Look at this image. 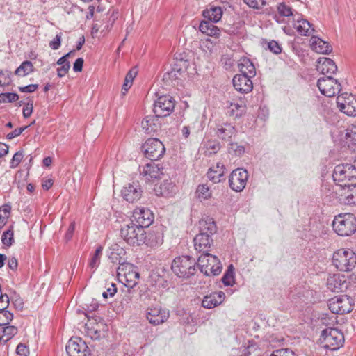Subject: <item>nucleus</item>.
Listing matches in <instances>:
<instances>
[{
	"mask_svg": "<svg viewBox=\"0 0 356 356\" xmlns=\"http://www.w3.org/2000/svg\"><path fill=\"white\" fill-rule=\"evenodd\" d=\"M198 227L199 234L193 239L195 249L198 252L208 254L213 245L212 236L217 231L216 222L207 216L199 221Z\"/></svg>",
	"mask_w": 356,
	"mask_h": 356,
	"instance_id": "obj_1",
	"label": "nucleus"
},
{
	"mask_svg": "<svg viewBox=\"0 0 356 356\" xmlns=\"http://www.w3.org/2000/svg\"><path fill=\"white\" fill-rule=\"evenodd\" d=\"M332 227L339 236H351L356 232V217L350 213H340L334 217Z\"/></svg>",
	"mask_w": 356,
	"mask_h": 356,
	"instance_id": "obj_2",
	"label": "nucleus"
},
{
	"mask_svg": "<svg viewBox=\"0 0 356 356\" xmlns=\"http://www.w3.org/2000/svg\"><path fill=\"white\" fill-rule=\"evenodd\" d=\"M145 231L135 222H130L123 225L120 229V236L123 240L132 246H140L144 243Z\"/></svg>",
	"mask_w": 356,
	"mask_h": 356,
	"instance_id": "obj_3",
	"label": "nucleus"
},
{
	"mask_svg": "<svg viewBox=\"0 0 356 356\" xmlns=\"http://www.w3.org/2000/svg\"><path fill=\"white\" fill-rule=\"evenodd\" d=\"M319 341L324 348L337 350L343 346L344 336L339 330L328 327L321 332Z\"/></svg>",
	"mask_w": 356,
	"mask_h": 356,
	"instance_id": "obj_4",
	"label": "nucleus"
},
{
	"mask_svg": "<svg viewBox=\"0 0 356 356\" xmlns=\"http://www.w3.org/2000/svg\"><path fill=\"white\" fill-rule=\"evenodd\" d=\"M332 264L340 271H351L356 265V255L350 250H338L333 254Z\"/></svg>",
	"mask_w": 356,
	"mask_h": 356,
	"instance_id": "obj_5",
	"label": "nucleus"
},
{
	"mask_svg": "<svg viewBox=\"0 0 356 356\" xmlns=\"http://www.w3.org/2000/svg\"><path fill=\"white\" fill-rule=\"evenodd\" d=\"M195 260L190 256L176 257L172 263V270L179 277H190L195 272Z\"/></svg>",
	"mask_w": 356,
	"mask_h": 356,
	"instance_id": "obj_6",
	"label": "nucleus"
},
{
	"mask_svg": "<svg viewBox=\"0 0 356 356\" xmlns=\"http://www.w3.org/2000/svg\"><path fill=\"white\" fill-rule=\"evenodd\" d=\"M197 266L205 275H218L221 273L222 265L219 259L209 253L201 254L197 259Z\"/></svg>",
	"mask_w": 356,
	"mask_h": 356,
	"instance_id": "obj_7",
	"label": "nucleus"
},
{
	"mask_svg": "<svg viewBox=\"0 0 356 356\" xmlns=\"http://www.w3.org/2000/svg\"><path fill=\"white\" fill-rule=\"evenodd\" d=\"M143 151L147 158L156 161L161 158L165 149L163 143L157 138H149L142 146Z\"/></svg>",
	"mask_w": 356,
	"mask_h": 356,
	"instance_id": "obj_8",
	"label": "nucleus"
},
{
	"mask_svg": "<svg viewBox=\"0 0 356 356\" xmlns=\"http://www.w3.org/2000/svg\"><path fill=\"white\" fill-rule=\"evenodd\" d=\"M317 86L321 93L328 97L335 96L341 90V83L330 75L320 78Z\"/></svg>",
	"mask_w": 356,
	"mask_h": 356,
	"instance_id": "obj_9",
	"label": "nucleus"
},
{
	"mask_svg": "<svg viewBox=\"0 0 356 356\" xmlns=\"http://www.w3.org/2000/svg\"><path fill=\"white\" fill-rule=\"evenodd\" d=\"M352 301V299L347 296H338L329 300L328 307L334 314H347L353 309Z\"/></svg>",
	"mask_w": 356,
	"mask_h": 356,
	"instance_id": "obj_10",
	"label": "nucleus"
},
{
	"mask_svg": "<svg viewBox=\"0 0 356 356\" xmlns=\"http://www.w3.org/2000/svg\"><path fill=\"white\" fill-rule=\"evenodd\" d=\"M175 99L170 95H165L158 97L154 104V113L159 118L167 117L175 108Z\"/></svg>",
	"mask_w": 356,
	"mask_h": 356,
	"instance_id": "obj_11",
	"label": "nucleus"
},
{
	"mask_svg": "<svg viewBox=\"0 0 356 356\" xmlns=\"http://www.w3.org/2000/svg\"><path fill=\"white\" fill-rule=\"evenodd\" d=\"M332 177L339 185L346 183V181L356 179V168L349 163L338 165L334 169Z\"/></svg>",
	"mask_w": 356,
	"mask_h": 356,
	"instance_id": "obj_12",
	"label": "nucleus"
},
{
	"mask_svg": "<svg viewBox=\"0 0 356 356\" xmlns=\"http://www.w3.org/2000/svg\"><path fill=\"white\" fill-rule=\"evenodd\" d=\"M337 107L339 111L348 116H356V97L344 92L337 98Z\"/></svg>",
	"mask_w": 356,
	"mask_h": 356,
	"instance_id": "obj_13",
	"label": "nucleus"
},
{
	"mask_svg": "<svg viewBox=\"0 0 356 356\" xmlns=\"http://www.w3.org/2000/svg\"><path fill=\"white\" fill-rule=\"evenodd\" d=\"M68 356H90V353L86 343L80 337L71 338L65 347Z\"/></svg>",
	"mask_w": 356,
	"mask_h": 356,
	"instance_id": "obj_14",
	"label": "nucleus"
},
{
	"mask_svg": "<svg viewBox=\"0 0 356 356\" xmlns=\"http://www.w3.org/2000/svg\"><path fill=\"white\" fill-rule=\"evenodd\" d=\"M248 177V172L244 168L234 170L229 177V187L236 192L242 191L246 186Z\"/></svg>",
	"mask_w": 356,
	"mask_h": 356,
	"instance_id": "obj_15",
	"label": "nucleus"
},
{
	"mask_svg": "<svg viewBox=\"0 0 356 356\" xmlns=\"http://www.w3.org/2000/svg\"><path fill=\"white\" fill-rule=\"evenodd\" d=\"M154 219L153 213L147 208H136L134 210L131 220L143 229L152 225Z\"/></svg>",
	"mask_w": 356,
	"mask_h": 356,
	"instance_id": "obj_16",
	"label": "nucleus"
},
{
	"mask_svg": "<svg viewBox=\"0 0 356 356\" xmlns=\"http://www.w3.org/2000/svg\"><path fill=\"white\" fill-rule=\"evenodd\" d=\"M170 316L169 311L160 307L149 308L146 314L149 323L158 325L165 322Z\"/></svg>",
	"mask_w": 356,
	"mask_h": 356,
	"instance_id": "obj_17",
	"label": "nucleus"
},
{
	"mask_svg": "<svg viewBox=\"0 0 356 356\" xmlns=\"http://www.w3.org/2000/svg\"><path fill=\"white\" fill-rule=\"evenodd\" d=\"M143 191L140 186L137 182L129 184L122 190V195L124 199L129 202H135L140 200L142 196Z\"/></svg>",
	"mask_w": 356,
	"mask_h": 356,
	"instance_id": "obj_18",
	"label": "nucleus"
},
{
	"mask_svg": "<svg viewBox=\"0 0 356 356\" xmlns=\"http://www.w3.org/2000/svg\"><path fill=\"white\" fill-rule=\"evenodd\" d=\"M252 79L247 75L236 74L232 79L233 86L237 91L241 93H248L253 88Z\"/></svg>",
	"mask_w": 356,
	"mask_h": 356,
	"instance_id": "obj_19",
	"label": "nucleus"
},
{
	"mask_svg": "<svg viewBox=\"0 0 356 356\" xmlns=\"http://www.w3.org/2000/svg\"><path fill=\"white\" fill-rule=\"evenodd\" d=\"M162 170L163 168L155 164L154 161H151L143 167H139L140 174L146 181L159 178L162 174Z\"/></svg>",
	"mask_w": 356,
	"mask_h": 356,
	"instance_id": "obj_20",
	"label": "nucleus"
},
{
	"mask_svg": "<svg viewBox=\"0 0 356 356\" xmlns=\"http://www.w3.org/2000/svg\"><path fill=\"white\" fill-rule=\"evenodd\" d=\"M159 118L156 114L146 116L141 122L143 131L147 134H151L160 130L161 123Z\"/></svg>",
	"mask_w": 356,
	"mask_h": 356,
	"instance_id": "obj_21",
	"label": "nucleus"
},
{
	"mask_svg": "<svg viewBox=\"0 0 356 356\" xmlns=\"http://www.w3.org/2000/svg\"><path fill=\"white\" fill-rule=\"evenodd\" d=\"M343 187L340 195V200L346 204H353L356 202V186L347 183L340 184Z\"/></svg>",
	"mask_w": 356,
	"mask_h": 356,
	"instance_id": "obj_22",
	"label": "nucleus"
},
{
	"mask_svg": "<svg viewBox=\"0 0 356 356\" xmlns=\"http://www.w3.org/2000/svg\"><path fill=\"white\" fill-rule=\"evenodd\" d=\"M327 289L333 292L342 291L347 288V283L343 275L334 274L330 275L327 280Z\"/></svg>",
	"mask_w": 356,
	"mask_h": 356,
	"instance_id": "obj_23",
	"label": "nucleus"
},
{
	"mask_svg": "<svg viewBox=\"0 0 356 356\" xmlns=\"http://www.w3.org/2000/svg\"><path fill=\"white\" fill-rule=\"evenodd\" d=\"M225 295L222 291L212 293L204 297L202 305L207 309H212L220 305L225 300Z\"/></svg>",
	"mask_w": 356,
	"mask_h": 356,
	"instance_id": "obj_24",
	"label": "nucleus"
},
{
	"mask_svg": "<svg viewBox=\"0 0 356 356\" xmlns=\"http://www.w3.org/2000/svg\"><path fill=\"white\" fill-rule=\"evenodd\" d=\"M163 242V236L161 232L149 231L148 233L145 232L144 235V243L147 247L156 248L161 245Z\"/></svg>",
	"mask_w": 356,
	"mask_h": 356,
	"instance_id": "obj_25",
	"label": "nucleus"
},
{
	"mask_svg": "<svg viewBox=\"0 0 356 356\" xmlns=\"http://www.w3.org/2000/svg\"><path fill=\"white\" fill-rule=\"evenodd\" d=\"M317 70L323 74H332L337 70L335 63L328 58H320L318 59Z\"/></svg>",
	"mask_w": 356,
	"mask_h": 356,
	"instance_id": "obj_26",
	"label": "nucleus"
},
{
	"mask_svg": "<svg viewBox=\"0 0 356 356\" xmlns=\"http://www.w3.org/2000/svg\"><path fill=\"white\" fill-rule=\"evenodd\" d=\"M225 168L223 164L217 163L216 167L209 168L207 172V177L213 183H219L225 180Z\"/></svg>",
	"mask_w": 356,
	"mask_h": 356,
	"instance_id": "obj_27",
	"label": "nucleus"
},
{
	"mask_svg": "<svg viewBox=\"0 0 356 356\" xmlns=\"http://www.w3.org/2000/svg\"><path fill=\"white\" fill-rule=\"evenodd\" d=\"M311 47L314 51L317 53L327 54L332 50V47L328 42L321 40L318 37L312 36L311 40Z\"/></svg>",
	"mask_w": 356,
	"mask_h": 356,
	"instance_id": "obj_28",
	"label": "nucleus"
},
{
	"mask_svg": "<svg viewBox=\"0 0 356 356\" xmlns=\"http://www.w3.org/2000/svg\"><path fill=\"white\" fill-rule=\"evenodd\" d=\"M215 22L211 21H202L199 26V30L203 34L218 38L220 35V29L214 25Z\"/></svg>",
	"mask_w": 356,
	"mask_h": 356,
	"instance_id": "obj_29",
	"label": "nucleus"
},
{
	"mask_svg": "<svg viewBox=\"0 0 356 356\" xmlns=\"http://www.w3.org/2000/svg\"><path fill=\"white\" fill-rule=\"evenodd\" d=\"M240 74L247 75L249 77H254L256 75V69L253 63L248 58H241L238 63Z\"/></svg>",
	"mask_w": 356,
	"mask_h": 356,
	"instance_id": "obj_30",
	"label": "nucleus"
},
{
	"mask_svg": "<svg viewBox=\"0 0 356 356\" xmlns=\"http://www.w3.org/2000/svg\"><path fill=\"white\" fill-rule=\"evenodd\" d=\"M176 186L170 180L163 181L158 188H155L157 195L168 197L175 193Z\"/></svg>",
	"mask_w": 356,
	"mask_h": 356,
	"instance_id": "obj_31",
	"label": "nucleus"
},
{
	"mask_svg": "<svg viewBox=\"0 0 356 356\" xmlns=\"http://www.w3.org/2000/svg\"><path fill=\"white\" fill-rule=\"evenodd\" d=\"M235 134V127L228 123L220 125L216 132L218 137L224 140H229Z\"/></svg>",
	"mask_w": 356,
	"mask_h": 356,
	"instance_id": "obj_32",
	"label": "nucleus"
},
{
	"mask_svg": "<svg viewBox=\"0 0 356 356\" xmlns=\"http://www.w3.org/2000/svg\"><path fill=\"white\" fill-rule=\"evenodd\" d=\"M222 10L220 6H211L203 11L202 15L212 22H219L222 16Z\"/></svg>",
	"mask_w": 356,
	"mask_h": 356,
	"instance_id": "obj_33",
	"label": "nucleus"
},
{
	"mask_svg": "<svg viewBox=\"0 0 356 356\" xmlns=\"http://www.w3.org/2000/svg\"><path fill=\"white\" fill-rule=\"evenodd\" d=\"M293 26L302 35H309L314 31L312 24L306 19H297Z\"/></svg>",
	"mask_w": 356,
	"mask_h": 356,
	"instance_id": "obj_34",
	"label": "nucleus"
},
{
	"mask_svg": "<svg viewBox=\"0 0 356 356\" xmlns=\"http://www.w3.org/2000/svg\"><path fill=\"white\" fill-rule=\"evenodd\" d=\"M120 254V253H118L113 250L109 255V259H111L113 263L119 264V266L117 268L118 273L119 275L124 271V268L127 267L131 268L132 267L131 264L121 261V258L119 257Z\"/></svg>",
	"mask_w": 356,
	"mask_h": 356,
	"instance_id": "obj_35",
	"label": "nucleus"
},
{
	"mask_svg": "<svg viewBox=\"0 0 356 356\" xmlns=\"http://www.w3.org/2000/svg\"><path fill=\"white\" fill-rule=\"evenodd\" d=\"M34 71V67L31 61L26 60L16 69L15 74L19 76H25Z\"/></svg>",
	"mask_w": 356,
	"mask_h": 356,
	"instance_id": "obj_36",
	"label": "nucleus"
},
{
	"mask_svg": "<svg viewBox=\"0 0 356 356\" xmlns=\"http://www.w3.org/2000/svg\"><path fill=\"white\" fill-rule=\"evenodd\" d=\"M17 332V329L15 326L8 325L3 329V334L0 335V341L3 343L7 342Z\"/></svg>",
	"mask_w": 356,
	"mask_h": 356,
	"instance_id": "obj_37",
	"label": "nucleus"
},
{
	"mask_svg": "<svg viewBox=\"0 0 356 356\" xmlns=\"http://www.w3.org/2000/svg\"><path fill=\"white\" fill-rule=\"evenodd\" d=\"M102 251L103 247L98 245L89 262V266L92 269H96L100 264V258L102 254Z\"/></svg>",
	"mask_w": 356,
	"mask_h": 356,
	"instance_id": "obj_38",
	"label": "nucleus"
},
{
	"mask_svg": "<svg viewBox=\"0 0 356 356\" xmlns=\"http://www.w3.org/2000/svg\"><path fill=\"white\" fill-rule=\"evenodd\" d=\"M222 281L225 286H232L234 284V267L230 265L224 274Z\"/></svg>",
	"mask_w": 356,
	"mask_h": 356,
	"instance_id": "obj_39",
	"label": "nucleus"
},
{
	"mask_svg": "<svg viewBox=\"0 0 356 356\" xmlns=\"http://www.w3.org/2000/svg\"><path fill=\"white\" fill-rule=\"evenodd\" d=\"M196 193L197 197L200 200H207L211 196V192L207 185L201 184L199 185L196 190Z\"/></svg>",
	"mask_w": 356,
	"mask_h": 356,
	"instance_id": "obj_40",
	"label": "nucleus"
},
{
	"mask_svg": "<svg viewBox=\"0 0 356 356\" xmlns=\"http://www.w3.org/2000/svg\"><path fill=\"white\" fill-rule=\"evenodd\" d=\"M220 149V145L216 141H209L206 145L205 155L211 156L216 154Z\"/></svg>",
	"mask_w": 356,
	"mask_h": 356,
	"instance_id": "obj_41",
	"label": "nucleus"
},
{
	"mask_svg": "<svg viewBox=\"0 0 356 356\" xmlns=\"http://www.w3.org/2000/svg\"><path fill=\"white\" fill-rule=\"evenodd\" d=\"M1 241L3 245L10 247L14 242V234L12 229L5 231L1 236Z\"/></svg>",
	"mask_w": 356,
	"mask_h": 356,
	"instance_id": "obj_42",
	"label": "nucleus"
},
{
	"mask_svg": "<svg viewBox=\"0 0 356 356\" xmlns=\"http://www.w3.org/2000/svg\"><path fill=\"white\" fill-rule=\"evenodd\" d=\"M13 318V314L7 309L0 310V326L9 324Z\"/></svg>",
	"mask_w": 356,
	"mask_h": 356,
	"instance_id": "obj_43",
	"label": "nucleus"
},
{
	"mask_svg": "<svg viewBox=\"0 0 356 356\" xmlns=\"http://www.w3.org/2000/svg\"><path fill=\"white\" fill-rule=\"evenodd\" d=\"M19 99V95L14 92L0 94V103L14 102Z\"/></svg>",
	"mask_w": 356,
	"mask_h": 356,
	"instance_id": "obj_44",
	"label": "nucleus"
},
{
	"mask_svg": "<svg viewBox=\"0 0 356 356\" xmlns=\"http://www.w3.org/2000/svg\"><path fill=\"white\" fill-rule=\"evenodd\" d=\"M346 139L348 142L356 145V124H353L346 129Z\"/></svg>",
	"mask_w": 356,
	"mask_h": 356,
	"instance_id": "obj_45",
	"label": "nucleus"
},
{
	"mask_svg": "<svg viewBox=\"0 0 356 356\" xmlns=\"http://www.w3.org/2000/svg\"><path fill=\"white\" fill-rule=\"evenodd\" d=\"M277 11L281 16L289 17L293 15L291 8L286 5L284 3H280L278 4Z\"/></svg>",
	"mask_w": 356,
	"mask_h": 356,
	"instance_id": "obj_46",
	"label": "nucleus"
},
{
	"mask_svg": "<svg viewBox=\"0 0 356 356\" xmlns=\"http://www.w3.org/2000/svg\"><path fill=\"white\" fill-rule=\"evenodd\" d=\"M184 72L181 68L173 67L167 73V76H168V79L171 80L180 79ZM164 76L166 78V74H165Z\"/></svg>",
	"mask_w": 356,
	"mask_h": 356,
	"instance_id": "obj_47",
	"label": "nucleus"
},
{
	"mask_svg": "<svg viewBox=\"0 0 356 356\" xmlns=\"http://www.w3.org/2000/svg\"><path fill=\"white\" fill-rule=\"evenodd\" d=\"M243 1L249 7L254 9H260L266 4V0H243Z\"/></svg>",
	"mask_w": 356,
	"mask_h": 356,
	"instance_id": "obj_48",
	"label": "nucleus"
},
{
	"mask_svg": "<svg viewBox=\"0 0 356 356\" xmlns=\"http://www.w3.org/2000/svg\"><path fill=\"white\" fill-rule=\"evenodd\" d=\"M23 151L17 152L13 156V159L10 161V168H16L20 163L22 159H23Z\"/></svg>",
	"mask_w": 356,
	"mask_h": 356,
	"instance_id": "obj_49",
	"label": "nucleus"
},
{
	"mask_svg": "<svg viewBox=\"0 0 356 356\" xmlns=\"http://www.w3.org/2000/svg\"><path fill=\"white\" fill-rule=\"evenodd\" d=\"M270 356H296L293 351L289 348L278 349L270 355Z\"/></svg>",
	"mask_w": 356,
	"mask_h": 356,
	"instance_id": "obj_50",
	"label": "nucleus"
},
{
	"mask_svg": "<svg viewBox=\"0 0 356 356\" xmlns=\"http://www.w3.org/2000/svg\"><path fill=\"white\" fill-rule=\"evenodd\" d=\"M268 48L271 52L275 54H279L282 51V47L279 43L275 40H271L268 43Z\"/></svg>",
	"mask_w": 356,
	"mask_h": 356,
	"instance_id": "obj_51",
	"label": "nucleus"
},
{
	"mask_svg": "<svg viewBox=\"0 0 356 356\" xmlns=\"http://www.w3.org/2000/svg\"><path fill=\"white\" fill-rule=\"evenodd\" d=\"M61 43V33L57 34L56 37L54 38L52 41L49 43V47L54 49L56 50L59 49Z\"/></svg>",
	"mask_w": 356,
	"mask_h": 356,
	"instance_id": "obj_52",
	"label": "nucleus"
},
{
	"mask_svg": "<svg viewBox=\"0 0 356 356\" xmlns=\"http://www.w3.org/2000/svg\"><path fill=\"white\" fill-rule=\"evenodd\" d=\"M16 353L20 356H27L29 354V349L26 345L19 343L16 348Z\"/></svg>",
	"mask_w": 356,
	"mask_h": 356,
	"instance_id": "obj_53",
	"label": "nucleus"
},
{
	"mask_svg": "<svg viewBox=\"0 0 356 356\" xmlns=\"http://www.w3.org/2000/svg\"><path fill=\"white\" fill-rule=\"evenodd\" d=\"M74 229H75V222L73 221L70 224V225L67 228V230L65 233V240L66 242H68L69 241H70L72 239Z\"/></svg>",
	"mask_w": 356,
	"mask_h": 356,
	"instance_id": "obj_54",
	"label": "nucleus"
},
{
	"mask_svg": "<svg viewBox=\"0 0 356 356\" xmlns=\"http://www.w3.org/2000/svg\"><path fill=\"white\" fill-rule=\"evenodd\" d=\"M33 102H29L28 103L26 104V105L24 106V107L23 108V115L25 118H29L32 112H33Z\"/></svg>",
	"mask_w": 356,
	"mask_h": 356,
	"instance_id": "obj_55",
	"label": "nucleus"
},
{
	"mask_svg": "<svg viewBox=\"0 0 356 356\" xmlns=\"http://www.w3.org/2000/svg\"><path fill=\"white\" fill-rule=\"evenodd\" d=\"M88 335L93 339H99L101 338L102 333L100 330H98L97 329L92 327L90 328H88Z\"/></svg>",
	"mask_w": 356,
	"mask_h": 356,
	"instance_id": "obj_56",
	"label": "nucleus"
},
{
	"mask_svg": "<svg viewBox=\"0 0 356 356\" xmlns=\"http://www.w3.org/2000/svg\"><path fill=\"white\" fill-rule=\"evenodd\" d=\"M38 88V84H30V85H28L26 86L19 87V90L20 92H22L31 93V92H33L34 91H35Z\"/></svg>",
	"mask_w": 356,
	"mask_h": 356,
	"instance_id": "obj_57",
	"label": "nucleus"
},
{
	"mask_svg": "<svg viewBox=\"0 0 356 356\" xmlns=\"http://www.w3.org/2000/svg\"><path fill=\"white\" fill-rule=\"evenodd\" d=\"M28 127L24 126L22 127H20L19 129H16L11 131L10 133L8 134L7 138L8 139H13L17 136H19Z\"/></svg>",
	"mask_w": 356,
	"mask_h": 356,
	"instance_id": "obj_58",
	"label": "nucleus"
},
{
	"mask_svg": "<svg viewBox=\"0 0 356 356\" xmlns=\"http://www.w3.org/2000/svg\"><path fill=\"white\" fill-rule=\"evenodd\" d=\"M84 60L82 58H77L73 65V70L74 72H81L83 70Z\"/></svg>",
	"mask_w": 356,
	"mask_h": 356,
	"instance_id": "obj_59",
	"label": "nucleus"
},
{
	"mask_svg": "<svg viewBox=\"0 0 356 356\" xmlns=\"http://www.w3.org/2000/svg\"><path fill=\"white\" fill-rule=\"evenodd\" d=\"M18 266L17 260L15 257H13L8 259V266L12 270H17Z\"/></svg>",
	"mask_w": 356,
	"mask_h": 356,
	"instance_id": "obj_60",
	"label": "nucleus"
},
{
	"mask_svg": "<svg viewBox=\"0 0 356 356\" xmlns=\"http://www.w3.org/2000/svg\"><path fill=\"white\" fill-rule=\"evenodd\" d=\"M136 74H137V72L135 70L131 69V70H129V72L127 74V75L125 76V79H124L125 82H129V83H132L133 80H134V77L136 76Z\"/></svg>",
	"mask_w": 356,
	"mask_h": 356,
	"instance_id": "obj_61",
	"label": "nucleus"
},
{
	"mask_svg": "<svg viewBox=\"0 0 356 356\" xmlns=\"http://www.w3.org/2000/svg\"><path fill=\"white\" fill-rule=\"evenodd\" d=\"M74 53V51H71L70 52H68L67 54H65V56H62L61 58H60L58 61L56 62V64L58 65H64L65 63H67L68 62L67 60V58L72 54Z\"/></svg>",
	"mask_w": 356,
	"mask_h": 356,
	"instance_id": "obj_62",
	"label": "nucleus"
},
{
	"mask_svg": "<svg viewBox=\"0 0 356 356\" xmlns=\"http://www.w3.org/2000/svg\"><path fill=\"white\" fill-rule=\"evenodd\" d=\"M8 149L9 147L6 144L0 143V158L8 153Z\"/></svg>",
	"mask_w": 356,
	"mask_h": 356,
	"instance_id": "obj_63",
	"label": "nucleus"
},
{
	"mask_svg": "<svg viewBox=\"0 0 356 356\" xmlns=\"http://www.w3.org/2000/svg\"><path fill=\"white\" fill-rule=\"evenodd\" d=\"M54 181L51 179H47L44 180L42 184V188L44 190H49L53 185Z\"/></svg>",
	"mask_w": 356,
	"mask_h": 356,
	"instance_id": "obj_64",
	"label": "nucleus"
}]
</instances>
